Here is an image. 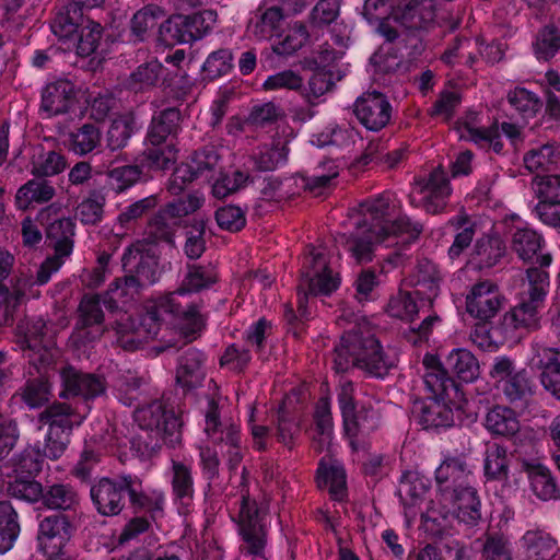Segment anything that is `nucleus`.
<instances>
[{
  "label": "nucleus",
  "instance_id": "f257e3e1",
  "mask_svg": "<svg viewBox=\"0 0 560 560\" xmlns=\"http://www.w3.org/2000/svg\"><path fill=\"white\" fill-rule=\"evenodd\" d=\"M395 217V203L390 195H382L368 200L350 214V225L354 231L347 236L339 235L337 242L343 245L359 264L372 259L375 245L386 246L409 243L422 232V225L407 217Z\"/></svg>",
  "mask_w": 560,
  "mask_h": 560
},
{
  "label": "nucleus",
  "instance_id": "f03ea898",
  "mask_svg": "<svg viewBox=\"0 0 560 560\" xmlns=\"http://www.w3.org/2000/svg\"><path fill=\"white\" fill-rule=\"evenodd\" d=\"M423 383L430 396L417 400L412 407V416L424 429L448 428L454 424L455 415L459 412L466 398L455 382L446 375L442 364L434 354H425Z\"/></svg>",
  "mask_w": 560,
  "mask_h": 560
},
{
  "label": "nucleus",
  "instance_id": "7ed1b4c3",
  "mask_svg": "<svg viewBox=\"0 0 560 560\" xmlns=\"http://www.w3.org/2000/svg\"><path fill=\"white\" fill-rule=\"evenodd\" d=\"M217 281V273L211 267L191 266L185 278L183 288L175 292L152 299L143 306V313L140 314L138 323L133 319L128 324L119 323L118 331L121 334L133 332L135 339L129 348H137L141 342L154 338L159 334V315L161 308H165V314L172 316L178 313L182 306L180 298L187 292L199 291L208 288Z\"/></svg>",
  "mask_w": 560,
  "mask_h": 560
},
{
  "label": "nucleus",
  "instance_id": "20e7f679",
  "mask_svg": "<svg viewBox=\"0 0 560 560\" xmlns=\"http://www.w3.org/2000/svg\"><path fill=\"white\" fill-rule=\"evenodd\" d=\"M393 362L383 352L380 342L366 325H358L341 337L334 353V369L346 372L352 366L375 376H382Z\"/></svg>",
  "mask_w": 560,
  "mask_h": 560
},
{
  "label": "nucleus",
  "instance_id": "39448f33",
  "mask_svg": "<svg viewBox=\"0 0 560 560\" xmlns=\"http://www.w3.org/2000/svg\"><path fill=\"white\" fill-rule=\"evenodd\" d=\"M122 267L125 279L115 281L103 300L110 310L125 305L140 288L153 284L160 276L153 247L144 243L133 244L126 250Z\"/></svg>",
  "mask_w": 560,
  "mask_h": 560
},
{
  "label": "nucleus",
  "instance_id": "423d86ee",
  "mask_svg": "<svg viewBox=\"0 0 560 560\" xmlns=\"http://www.w3.org/2000/svg\"><path fill=\"white\" fill-rule=\"evenodd\" d=\"M51 31L60 42V49L74 50L82 57L95 52L102 37L101 24L85 16L79 2L59 10Z\"/></svg>",
  "mask_w": 560,
  "mask_h": 560
},
{
  "label": "nucleus",
  "instance_id": "0eeeda50",
  "mask_svg": "<svg viewBox=\"0 0 560 560\" xmlns=\"http://www.w3.org/2000/svg\"><path fill=\"white\" fill-rule=\"evenodd\" d=\"M549 290V275L546 270L529 268L522 282L520 304L506 312L502 319V330L506 337H514L516 331L538 327V307Z\"/></svg>",
  "mask_w": 560,
  "mask_h": 560
},
{
  "label": "nucleus",
  "instance_id": "6e6552de",
  "mask_svg": "<svg viewBox=\"0 0 560 560\" xmlns=\"http://www.w3.org/2000/svg\"><path fill=\"white\" fill-rule=\"evenodd\" d=\"M203 431L208 441L200 446V462L206 478L212 480L218 475L219 458L218 452L211 448L210 443L213 445L221 444V450L226 447L230 464L234 467L242 458L241 448L238 446L240 431L236 424L220 421L218 407L214 401L209 402L205 416Z\"/></svg>",
  "mask_w": 560,
  "mask_h": 560
},
{
  "label": "nucleus",
  "instance_id": "1a4fd4ad",
  "mask_svg": "<svg viewBox=\"0 0 560 560\" xmlns=\"http://www.w3.org/2000/svg\"><path fill=\"white\" fill-rule=\"evenodd\" d=\"M424 522H432L439 529L444 523L458 520L466 524H475L481 516L480 500L476 489L470 485L454 488L444 495H436L423 514Z\"/></svg>",
  "mask_w": 560,
  "mask_h": 560
},
{
  "label": "nucleus",
  "instance_id": "9d476101",
  "mask_svg": "<svg viewBox=\"0 0 560 560\" xmlns=\"http://www.w3.org/2000/svg\"><path fill=\"white\" fill-rule=\"evenodd\" d=\"M340 284V278L329 266L327 250L323 246L311 247L305 256L299 287V312L306 317L305 300L312 295H328Z\"/></svg>",
  "mask_w": 560,
  "mask_h": 560
},
{
  "label": "nucleus",
  "instance_id": "9b49d317",
  "mask_svg": "<svg viewBox=\"0 0 560 560\" xmlns=\"http://www.w3.org/2000/svg\"><path fill=\"white\" fill-rule=\"evenodd\" d=\"M452 194L445 171L435 167L427 176L415 179L410 190V203L416 208H422L428 213L436 214L444 211Z\"/></svg>",
  "mask_w": 560,
  "mask_h": 560
},
{
  "label": "nucleus",
  "instance_id": "f8f14e48",
  "mask_svg": "<svg viewBox=\"0 0 560 560\" xmlns=\"http://www.w3.org/2000/svg\"><path fill=\"white\" fill-rule=\"evenodd\" d=\"M479 115L476 112H468L466 116L457 122L456 131L459 139L469 140L481 148H492L500 152L503 148L501 133H503L512 144H516L521 139V130L517 126L503 122L501 127L493 125L488 129L480 128Z\"/></svg>",
  "mask_w": 560,
  "mask_h": 560
},
{
  "label": "nucleus",
  "instance_id": "ddd939ff",
  "mask_svg": "<svg viewBox=\"0 0 560 560\" xmlns=\"http://www.w3.org/2000/svg\"><path fill=\"white\" fill-rule=\"evenodd\" d=\"M233 520L237 521L243 537L242 553L254 560H266V533L256 503L242 495L237 516H233Z\"/></svg>",
  "mask_w": 560,
  "mask_h": 560
},
{
  "label": "nucleus",
  "instance_id": "4468645a",
  "mask_svg": "<svg viewBox=\"0 0 560 560\" xmlns=\"http://www.w3.org/2000/svg\"><path fill=\"white\" fill-rule=\"evenodd\" d=\"M70 408L63 404L49 407L40 415L39 421L48 424L44 456L57 459L69 443V433L73 424Z\"/></svg>",
  "mask_w": 560,
  "mask_h": 560
},
{
  "label": "nucleus",
  "instance_id": "2eb2a0df",
  "mask_svg": "<svg viewBox=\"0 0 560 560\" xmlns=\"http://www.w3.org/2000/svg\"><path fill=\"white\" fill-rule=\"evenodd\" d=\"M490 376L511 402L526 399L533 389L532 381L525 370H515L508 357H497L490 370Z\"/></svg>",
  "mask_w": 560,
  "mask_h": 560
},
{
  "label": "nucleus",
  "instance_id": "dca6fc26",
  "mask_svg": "<svg viewBox=\"0 0 560 560\" xmlns=\"http://www.w3.org/2000/svg\"><path fill=\"white\" fill-rule=\"evenodd\" d=\"M43 319H36L32 324L22 323L18 326L19 342L28 350L30 361L40 371L52 363L58 350L52 347V341L46 339Z\"/></svg>",
  "mask_w": 560,
  "mask_h": 560
},
{
  "label": "nucleus",
  "instance_id": "f3484780",
  "mask_svg": "<svg viewBox=\"0 0 560 560\" xmlns=\"http://www.w3.org/2000/svg\"><path fill=\"white\" fill-rule=\"evenodd\" d=\"M527 364L540 372L542 387L560 400V350L534 343L527 357Z\"/></svg>",
  "mask_w": 560,
  "mask_h": 560
},
{
  "label": "nucleus",
  "instance_id": "a211bd4d",
  "mask_svg": "<svg viewBox=\"0 0 560 560\" xmlns=\"http://www.w3.org/2000/svg\"><path fill=\"white\" fill-rule=\"evenodd\" d=\"M70 537L71 524L65 515L55 514L47 516L39 523L37 549L48 560H54L62 555Z\"/></svg>",
  "mask_w": 560,
  "mask_h": 560
},
{
  "label": "nucleus",
  "instance_id": "6ab92c4d",
  "mask_svg": "<svg viewBox=\"0 0 560 560\" xmlns=\"http://www.w3.org/2000/svg\"><path fill=\"white\" fill-rule=\"evenodd\" d=\"M472 469L462 453H442L440 465L435 469L436 495H444L454 488H462L469 482Z\"/></svg>",
  "mask_w": 560,
  "mask_h": 560
},
{
  "label": "nucleus",
  "instance_id": "aec40b11",
  "mask_svg": "<svg viewBox=\"0 0 560 560\" xmlns=\"http://www.w3.org/2000/svg\"><path fill=\"white\" fill-rule=\"evenodd\" d=\"M504 302L498 287L489 281L475 284L466 299L467 312L481 322L497 315Z\"/></svg>",
  "mask_w": 560,
  "mask_h": 560
},
{
  "label": "nucleus",
  "instance_id": "412c9836",
  "mask_svg": "<svg viewBox=\"0 0 560 560\" xmlns=\"http://www.w3.org/2000/svg\"><path fill=\"white\" fill-rule=\"evenodd\" d=\"M428 490L429 480L424 476L417 471H407L402 475L397 492L408 523L413 521L419 513L424 520L425 511H422L420 505Z\"/></svg>",
  "mask_w": 560,
  "mask_h": 560
},
{
  "label": "nucleus",
  "instance_id": "4be33fe9",
  "mask_svg": "<svg viewBox=\"0 0 560 560\" xmlns=\"http://www.w3.org/2000/svg\"><path fill=\"white\" fill-rule=\"evenodd\" d=\"M390 104L378 92H368L355 102L354 113L360 122L369 130H380L390 118Z\"/></svg>",
  "mask_w": 560,
  "mask_h": 560
},
{
  "label": "nucleus",
  "instance_id": "5701e85b",
  "mask_svg": "<svg viewBox=\"0 0 560 560\" xmlns=\"http://www.w3.org/2000/svg\"><path fill=\"white\" fill-rule=\"evenodd\" d=\"M78 102V93L73 83L68 80H57L48 83L42 92L40 109L45 117L66 114Z\"/></svg>",
  "mask_w": 560,
  "mask_h": 560
},
{
  "label": "nucleus",
  "instance_id": "b1692460",
  "mask_svg": "<svg viewBox=\"0 0 560 560\" xmlns=\"http://www.w3.org/2000/svg\"><path fill=\"white\" fill-rule=\"evenodd\" d=\"M521 468L527 475L534 494L544 500L556 499L558 489L549 468L539 456H518Z\"/></svg>",
  "mask_w": 560,
  "mask_h": 560
},
{
  "label": "nucleus",
  "instance_id": "393cba45",
  "mask_svg": "<svg viewBox=\"0 0 560 560\" xmlns=\"http://www.w3.org/2000/svg\"><path fill=\"white\" fill-rule=\"evenodd\" d=\"M308 0H293L292 2L283 1L279 5L268 7L261 14L260 21L254 26V34L259 39H268L279 34L284 18L302 12Z\"/></svg>",
  "mask_w": 560,
  "mask_h": 560
},
{
  "label": "nucleus",
  "instance_id": "a878e982",
  "mask_svg": "<svg viewBox=\"0 0 560 560\" xmlns=\"http://www.w3.org/2000/svg\"><path fill=\"white\" fill-rule=\"evenodd\" d=\"M544 240L535 230L527 226H517L512 237V248L524 260H532L536 257V261L540 265L541 270L550 266L552 258L550 254L542 253Z\"/></svg>",
  "mask_w": 560,
  "mask_h": 560
},
{
  "label": "nucleus",
  "instance_id": "bb28decb",
  "mask_svg": "<svg viewBox=\"0 0 560 560\" xmlns=\"http://www.w3.org/2000/svg\"><path fill=\"white\" fill-rule=\"evenodd\" d=\"M60 376L63 385L62 397L81 395L92 398L105 390L102 378L92 374H82L73 368L63 369Z\"/></svg>",
  "mask_w": 560,
  "mask_h": 560
},
{
  "label": "nucleus",
  "instance_id": "cd10ccee",
  "mask_svg": "<svg viewBox=\"0 0 560 560\" xmlns=\"http://www.w3.org/2000/svg\"><path fill=\"white\" fill-rule=\"evenodd\" d=\"M538 197L542 200L545 221L550 225L560 224V175L537 176L534 180Z\"/></svg>",
  "mask_w": 560,
  "mask_h": 560
},
{
  "label": "nucleus",
  "instance_id": "c85d7f7f",
  "mask_svg": "<svg viewBox=\"0 0 560 560\" xmlns=\"http://www.w3.org/2000/svg\"><path fill=\"white\" fill-rule=\"evenodd\" d=\"M316 480L318 487L327 489L334 499L341 500L346 495V471L337 458L328 456L320 459Z\"/></svg>",
  "mask_w": 560,
  "mask_h": 560
},
{
  "label": "nucleus",
  "instance_id": "c756f323",
  "mask_svg": "<svg viewBox=\"0 0 560 560\" xmlns=\"http://www.w3.org/2000/svg\"><path fill=\"white\" fill-rule=\"evenodd\" d=\"M133 417L140 428L156 430L158 433H172L178 427V420L174 413L166 412L163 404L159 400L138 408Z\"/></svg>",
  "mask_w": 560,
  "mask_h": 560
},
{
  "label": "nucleus",
  "instance_id": "7c9ffc66",
  "mask_svg": "<svg viewBox=\"0 0 560 560\" xmlns=\"http://www.w3.org/2000/svg\"><path fill=\"white\" fill-rule=\"evenodd\" d=\"M518 549L528 559L551 560L558 552L556 540L541 529H529L518 540Z\"/></svg>",
  "mask_w": 560,
  "mask_h": 560
},
{
  "label": "nucleus",
  "instance_id": "2f4dec72",
  "mask_svg": "<svg viewBox=\"0 0 560 560\" xmlns=\"http://www.w3.org/2000/svg\"><path fill=\"white\" fill-rule=\"evenodd\" d=\"M126 491L124 486V477L119 486L109 479H102L92 487L91 497L100 513L104 515H115L121 510L122 495L121 491Z\"/></svg>",
  "mask_w": 560,
  "mask_h": 560
},
{
  "label": "nucleus",
  "instance_id": "473e14b6",
  "mask_svg": "<svg viewBox=\"0 0 560 560\" xmlns=\"http://www.w3.org/2000/svg\"><path fill=\"white\" fill-rule=\"evenodd\" d=\"M447 373H453L458 380L465 383H471L479 377L480 365L476 357L467 349H453L445 360Z\"/></svg>",
  "mask_w": 560,
  "mask_h": 560
},
{
  "label": "nucleus",
  "instance_id": "72a5a7b5",
  "mask_svg": "<svg viewBox=\"0 0 560 560\" xmlns=\"http://www.w3.org/2000/svg\"><path fill=\"white\" fill-rule=\"evenodd\" d=\"M485 427L491 434L506 439L514 438L521 431L516 413L504 406H495L488 411Z\"/></svg>",
  "mask_w": 560,
  "mask_h": 560
},
{
  "label": "nucleus",
  "instance_id": "f704fd0d",
  "mask_svg": "<svg viewBox=\"0 0 560 560\" xmlns=\"http://www.w3.org/2000/svg\"><path fill=\"white\" fill-rule=\"evenodd\" d=\"M439 272L432 261L424 260L418 265L410 284L415 287V294L421 300L431 303L439 291Z\"/></svg>",
  "mask_w": 560,
  "mask_h": 560
},
{
  "label": "nucleus",
  "instance_id": "c9c22d12",
  "mask_svg": "<svg viewBox=\"0 0 560 560\" xmlns=\"http://www.w3.org/2000/svg\"><path fill=\"white\" fill-rule=\"evenodd\" d=\"M203 355L200 351L188 349L180 358L176 372V381L183 387H195L201 383Z\"/></svg>",
  "mask_w": 560,
  "mask_h": 560
},
{
  "label": "nucleus",
  "instance_id": "e433bc0d",
  "mask_svg": "<svg viewBox=\"0 0 560 560\" xmlns=\"http://www.w3.org/2000/svg\"><path fill=\"white\" fill-rule=\"evenodd\" d=\"M315 424L316 435L314 438V445L318 452L330 450L332 441L334 424L330 412V400L327 397H322L315 408Z\"/></svg>",
  "mask_w": 560,
  "mask_h": 560
},
{
  "label": "nucleus",
  "instance_id": "4c0bfd02",
  "mask_svg": "<svg viewBox=\"0 0 560 560\" xmlns=\"http://www.w3.org/2000/svg\"><path fill=\"white\" fill-rule=\"evenodd\" d=\"M124 486L131 501L151 512L153 517H156V515L162 512L164 505L162 491L153 490L151 492H142L141 482L130 476L124 477Z\"/></svg>",
  "mask_w": 560,
  "mask_h": 560
},
{
  "label": "nucleus",
  "instance_id": "58836bf2",
  "mask_svg": "<svg viewBox=\"0 0 560 560\" xmlns=\"http://www.w3.org/2000/svg\"><path fill=\"white\" fill-rule=\"evenodd\" d=\"M510 456L505 446L492 443L485 452L483 471L488 479L502 480L509 475Z\"/></svg>",
  "mask_w": 560,
  "mask_h": 560
},
{
  "label": "nucleus",
  "instance_id": "ea45409f",
  "mask_svg": "<svg viewBox=\"0 0 560 560\" xmlns=\"http://www.w3.org/2000/svg\"><path fill=\"white\" fill-rule=\"evenodd\" d=\"M136 129L137 122L132 113H125L113 118L106 132L108 148L117 150L126 147Z\"/></svg>",
  "mask_w": 560,
  "mask_h": 560
},
{
  "label": "nucleus",
  "instance_id": "a19ab883",
  "mask_svg": "<svg viewBox=\"0 0 560 560\" xmlns=\"http://www.w3.org/2000/svg\"><path fill=\"white\" fill-rule=\"evenodd\" d=\"M74 224L69 218L57 219L47 228V238L58 255L70 256Z\"/></svg>",
  "mask_w": 560,
  "mask_h": 560
},
{
  "label": "nucleus",
  "instance_id": "79ce46f5",
  "mask_svg": "<svg viewBox=\"0 0 560 560\" xmlns=\"http://www.w3.org/2000/svg\"><path fill=\"white\" fill-rule=\"evenodd\" d=\"M102 133L94 124H84L69 135V150L85 155L101 144Z\"/></svg>",
  "mask_w": 560,
  "mask_h": 560
},
{
  "label": "nucleus",
  "instance_id": "37998d69",
  "mask_svg": "<svg viewBox=\"0 0 560 560\" xmlns=\"http://www.w3.org/2000/svg\"><path fill=\"white\" fill-rule=\"evenodd\" d=\"M55 195V189L46 182L28 180L19 188L15 195V203L19 209H27L33 202L43 203L49 201Z\"/></svg>",
  "mask_w": 560,
  "mask_h": 560
},
{
  "label": "nucleus",
  "instance_id": "c03bdc74",
  "mask_svg": "<svg viewBox=\"0 0 560 560\" xmlns=\"http://www.w3.org/2000/svg\"><path fill=\"white\" fill-rule=\"evenodd\" d=\"M423 302L415 294V291L412 293L400 291L389 300L387 313L392 317L411 322Z\"/></svg>",
  "mask_w": 560,
  "mask_h": 560
},
{
  "label": "nucleus",
  "instance_id": "a18cd8bd",
  "mask_svg": "<svg viewBox=\"0 0 560 560\" xmlns=\"http://www.w3.org/2000/svg\"><path fill=\"white\" fill-rule=\"evenodd\" d=\"M67 166L63 155L55 151L34 149L32 156V173L37 176H54L61 173Z\"/></svg>",
  "mask_w": 560,
  "mask_h": 560
},
{
  "label": "nucleus",
  "instance_id": "49530a36",
  "mask_svg": "<svg viewBox=\"0 0 560 560\" xmlns=\"http://www.w3.org/2000/svg\"><path fill=\"white\" fill-rule=\"evenodd\" d=\"M288 141L277 140L271 145H264L254 155V161L258 170L272 171L287 163L289 150Z\"/></svg>",
  "mask_w": 560,
  "mask_h": 560
},
{
  "label": "nucleus",
  "instance_id": "de8ad7c7",
  "mask_svg": "<svg viewBox=\"0 0 560 560\" xmlns=\"http://www.w3.org/2000/svg\"><path fill=\"white\" fill-rule=\"evenodd\" d=\"M182 303V306L178 308V313L175 314V315H167L165 314V308H161L159 310L158 312V315H159V329L161 328L162 324L167 322V320H173L175 318H182L183 319V324H182V330H183V334L186 336V337H192L196 332L200 331V329L202 328L203 326V318L202 316L199 314V311L196 306L194 305H190V306H187L186 308H184V303L182 301H179ZM185 305H188V302H185Z\"/></svg>",
  "mask_w": 560,
  "mask_h": 560
},
{
  "label": "nucleus",
  "instance_id": "09e8293b",
  "mask_svg": "<svg viewBox=\"0 0 560 560\" xmlns=\"http://www.w3.org/2000/svg\"><path fill=\"white\" fill-rule=\"evenodd\" d=\"M20 533L18 515L13 508L0 502V553L9 551L16 540Z\"/></svg>",
  "mask_w": 560,
  "mask_h": 560
},
{
  "label": "nucleus",
  "instance_id": "8fccbe9b",
  "mask_svg": "<svg viewBox=\"0 0 560 560\" xmlns=\"http://www.w3.org/2000/svg\"><path fill=\"white\" fill-rule=\"evenodd\" d=\"M178 112L168 108L154 117L149 129L148 140L152 145L162 144L166 138L176 130Z\"/></svg>",
  "mask_w": 560,
  "mask_h": 560
},
{
  "label": "nucleus",
  "instance_id": "3c124183",
  "mask_svg": "<svg viewBox=\"0 0 560 560\" xmlns=\"http://www.w3.org/2000/svg\"><path fill=\"white\" fill-rule=\"evenodd\" d=\"M172 486L176 500L183 506H188L194 495V481L189 467L182 463L173 462Z\"/></svg>",
  "mask_w": 560,
  "mask_h": 560
},
{
  "label": "nucleus",
  "instance_id": "603ef678",
  "mask_svg": "<svg viewBox=\"0 0 560 560\" xmlns=\"http://www.w3.org/2000/svg\"><path fill=\"white\" fill-rule=\"evenodd\" d=\"M307 39V33L302 24H294L283 34L279 33L273 43V51L278 55H290L300 49Z\"/></svg>",
  "mask_w": 560,
  "mask_h": 560
},
{
  "label": "nucleus",
  "instance_id": "864d4df0",
  "mask_svg": "<svg viewBox=\"0 0 560 560\" xmlns=\"http://www.w3.org/2000/svg\"><path fill=\"white\" fill-rule=\"evenodd\" d=\"M559 159V152L553 144L547 143L529 150L524 155L525 167L530 172H539L555 165Z\"/></svg>",
  "mask_w": 560,
  "mask_h": 560
},
{
  "label": "nucleus",
  "instance_id": "5fc2aeb1",
  "mask_svg": "<svg viewBox=\"0 0 560 560\" xmlns=\"http://www.w3.org/2000/svg\"><path fill=\"white\" fill-rule=\"evenodd\" d=\"M505 246L498 236H487L479 240L476 244L475 252L478 257V266L480 268L491 267L498 262L503 256Z\"/></svg>",
  "mask_w": 560,
  "mask_h": 560
},
{
  "label": "nucleus",
  "instance_id": "6e6d98bb",
  "mask_svg": "<svg viewBox=\"0 0 560 560\" xmlns=\"http://www.w3.org/2000/svg\"><path fill=\"white\" fill-rule=\"evenodd\" d=\"M233 67V55L228 48L212 51L202 65V70L208 79L214 80L228 74Z\"/></svg>",
  "mask_w": 560,
  "mask_h": 560
},
{
  "label": "nucleus",
  "instance_id": "4d7b16f0",
  "mask_svg": "<svg viewBox=\"0 0 560 560\" xmlns=\"http://www.w3.org/2000/svg\"><path fill=\"white\" fill-rule=\"evenodd\" d=\"M221 153L214 145H207L202 150L196 151L190 160V164L194 166L199 176L206 175L207 178L211 179L213 174L219 166Z\"/></svg>",
  "mask_w": 560,
  "mask_h": 560
},
{
  "label": "nucleus",
  "instance_id": "13d9d810",
  "mask_svg": "<svg viewBox=\"0 0 560 560\" xmlns=\"http://www.w3.org/2000/svg\"><path fill=\"white\" fill-rule=\"evenodd\" d=\"M450 226H453L456 231L453 244L448 249V256L451 259L458 258L462 253L470 245L474 238V229L465 218L452 219Z\"/></svg>",
  "mask_w": 560,
  "mask_h": 560
},
{
  "label": "nucleus",
  "instance_id": "bf43d9fd",
  "mask_svg": "<svg viewBox=\"0 0 560 560\" xmlns=\"http://www.w3.org/2000/svg\"><path fill=\"white\" fill-rule=\"evenodd\" d=\"M163 16V11L159 7H147L135 13L131 20V32L138 40L144 38L145 33L153 28L158 20Z\"/></svg>",
  "mask_w": 560,
  "mask_h": 560
},
{
  "label": "nucleus",
  "instance_id": "052dcab7",
  "mask_svg": "<svg viewBox=\"0 0 560 560\" xmlns=\"http://www.w3.org/2000/svg\"><path fill=\"white\" fill-rule=\"evenodd\" d=\"M176 153L172 145H153L147 149L141 165L150 170L167 168L176 160Z\"/></svg>",
  "mask_w": 560,
  "mask_h": 560
},
{
  "label": "nucleus",
  "instance_id": "680f3d73",
  "mask_svg": "<svg viewBox=\"0 0 560 560\" xmlns=\"http://www.w3.org/2000/svg\"><path fill=\"white\" fill-rule=\"evenodd\" d=\"M510 104L524 117H533L540 108V100L526 89L517 88L509 93Z\"/></svg>",
  "mask_w": 560,
  "mask_h": 560
},
{
  "label": "nucleus",
  "instance_id": "e2e57ef3",
  "mask_svg": "<svg viewBox=\"0 0 560 560\" xmlns=\"http://www.w3.org/2000/svg\"><path fill=\"white\" fill-rule=\"evenodd\" d=\"M162 66L158 61H150L140 66L131 73L129 86L133 91H142L154 85L161 74Z\"/></svg>",
  "mask_w": 560,
  "mask_h": 560
},
{
  "label": "nucleus",
  "instance_id": "0e129e2a",
  "mask_svg": "<svg viewBox=\"0 0 560 560\" xmlns=\"http://www.w3.org/2000/svg\"><path fill=\"white\" fill-rule=\"evenodd\" d=\"M560 50V34L553 26L542 28L535 43V52L539 59L548 60Z\"/></svg>",
  "mask_w": 560,
  "mask_h": 560
},
{
  "label": "nucleus",
  "instance_id": "69168bd1",
  "mask_svg": "<svg viewBox=\"0 0 560 560\" xmlns=\"http://www.w3.org/2000/svg\"><path fill=\"white\" fill-rule=\"evenodd\" d=\"M304 79L298 72L293 70H283L272 75H269L262 88L266 91H276V90H292L300 91L303 88Z\"/></svg>",
  "mask_w": 560,
  "mask_h": 560
},
{
  "label": "nucleus",
  "instance_id": "338daca9",
  "mask_svg": "<svg viewBox=\"0 0 560 560\" xmlns=\"http://www.w3.org/2000/svg\"><path fill=\"white\" fill-rule=\"evenodd\" d=\"M182 14L172 15L162 23L159 30L161 40L166 45L191 43L189 33L182 32Z\"/></svg>",
  "mask_w": 560,
  "mask_h": 560
},
{
  "label": "nucleus",
  "instance_id": "774afa93",
  "mask_svg": "<svg viewBox=\"0 0 560 560\" xmlns=\"http://www.w3.org/2000/svg\"><path fill=\"white\" fill-rule=\"evenodd\" d=\"M319 168L322 172H318L312 177L299 176L304 187L313 192H318L320 189L327 187L339 174L338 165L334 161L324 162Z\"/></svg>",
  "mask_w": 560,
  "mask_h": 560
}]
</instances>
